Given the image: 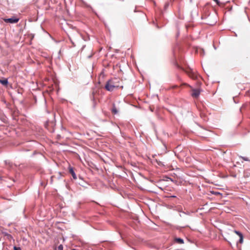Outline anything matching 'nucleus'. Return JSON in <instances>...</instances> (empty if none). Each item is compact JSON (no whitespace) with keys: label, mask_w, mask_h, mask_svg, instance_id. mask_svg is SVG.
I'll return each instance as SVG.
<instances>
[{"label":"nucleus","mask_w":250,"mask_h":250,"mask_svg":"<svg viewBox=\"0 0 250 250\" xmlns=\"http://www.w3.org/2000/svg\"><path fill=\"white\" fill-rule=\"evenodd\" d=\"M79 185H81V183H80V182H79Z\"/></svg>","instance_id":"nucleus-16"},{"label":"nucleus","mask_w":250,"mask_h":250,"mask_svg":"<svg viewBox=\"0 0 250 250\" xmlns=\"http://www.w3.org/2000/svg\"><path fill=\"white\" fill-rule=\"evenodd\" d=\"M201 91L199 89H193L192 90L191 96L195 98H198L200 94Z\"/></svg>","instance_id":"nucleus-3"},{"label":"nucleus","mask_w":250,"mask_h":250,"mask_svg":"<svg viewBox=\"0 0 250 250\" xmlns=\"http://www.w3.org/2000/svg\"><path fill=\"white\" fill-rule=\"evenodd\" d=\"M69 173L72 176L73 178L75 180L77 179V176H76V174L75 173L72 167H69Z\"/></svg>","instance_id":"nucleus-6"},{"label":"nucleus","mask_w":250,"mask_h":250,"mask_svg":"<svg viewBox=\"0 0 250 250\" xmlns=\"http://www.w3.org/2000/svg\"><path fill=\"white\" fill-rule=\"evenodd\" d=\"M175 241L176 242L179 243V244H183L184 243V240L180 238H176L175 239Z\"/></svg>","instance_id":"nucleus-9"},{"label":"nucleus","mask_w":250,"mask_h":250,"mask_svg":"<svg viewBox=\"0 0 250 250\" xmlns=\"http://www.w3.org/2000/svg\"><path fill=\"white\" fill-rule=\"evenodd\" d=\"M105 89L108 91H113L115 88H123V86L120 85V79L114 78L109 80L106 83Z\"/></svg>","instance_id":"nucleus-1"},{"label":"nucleus","mask_w":250,"mask_h":250,"mask_svg":"<svg viewBox=\"0 0 250 250\" xmlns=\"http://www.w3.org/2000/svg\"><path fill=\"white\" fill-rule=\"evenodd\" d=\"M14 250H21L20 248H17L15 247H14Z\"/></svg>","instance_id":"nucleus-14"},{"label":"nucleus","mask_w":250,"mask_h":250,"mask_svg":"<svg viewBox=\"0 0 250 250\" xmlns=\"http://www.w3.org/2000/svg\"><path fill=\"white\" fill-rule=\"evenodd\" d=\"M171 197H175V196H171Z\"/></svg>","instance_id":"nucleus-15"},{"label":"nucleus","mask_w":250,"mask_h":250,"mask_svg":"<svg viewBox=\"0 0 250 250\" xmlns=\"http://www.w3.org/2000/svg\"><path fill=\"white\" fill-rule=\"evenodd\" d=\"M0 83L3 85L6 86L8 83L7 79L3 78V79H0Z\"/></svg>","instance_id":"nucleus-7"},{"label":"nucleus","mask_w":250,"mask_h":250,"mask_svg":"<svg viewBox=\"0 0 250 250\" xmlns=\"http://www.w3.org/2000/svg\"><path fill=\"white\" fill-rule=\"evenodd\" d=\"M95 93L94 92H93L90 95V98L91 99V100L92 101V104H93V106L94 107H95L96 106V100H95Z\"/></svg>","instance_id":"nucleus-5"},{"label":"nucleus","mask_w":250,"mask_h":250,"mask_svg":"<svg viewBox=\"0 0 250 250\" xmlns=\"http://www.w3.org/2000/svg\"><path fill=\"white\" fill-rule=\"evenodd\" d=\"M3 21L7 23H15L19 21V19L13 17L9 19H4Z\"/></svg>","instance_id":"nucleus-2"},{"label":"nucleus","mask_w":250,"mask_h":250,"mask_svg":"<svg viewBox=\"0 0 250 250\" xmlns=\"http://www.w3.org/2000/svg\"><path fill=\"white\" fill-rule=\"evenodd\" d=\"M239 242L240 243H242L243 242V236H241L240 237V239H239Z\"/></svg>","instance_id":"nucleus-11"},{"label":"nucleus","mask_w":250,"mask_h":250,"mask_svg":"<svg viewBox=\"0 0 250 250\" xmlns=\"http://www.w3.org/2000/svg\"><path fill=\"white\" fill-rule=\"evenodd\" d=\"M111 111H112V113H113L114 114H116L118 112V111L117 109L116 108L115 104H113V107L111 109Z\"/></svg>","instance_id":"nucleus-8"},{"label":"nucleus","mask_w":250,"mask_h":250,"mask_svg":"<svg viewBox=\"0 0 250 250\" xmlns=\"http://www.w3.org/2000/svg\"><path fill=\"white\" fill-rule=\"evenodd\" d=\"M241 158L245 161H248V158L244 157H241Z\"/></svg>","instance_id":"nucleus-13"},{"label":"nucleus","mask_w":250,"mask_h":250,"mask_svg":"<svg viewBox=\"0 0 250 250\" xmlns=\"http://www.w3.org/2000/svg\"><path fill=\"white\" fill-rule=\"evenodd\" d=\"M187 74L189 77L192 79H196L197 78V75L192 70H189L187 72Z\"/></svg>","instance_id":"nucleus-4"},{"label":"nucleus","mask_w":250,"mask_h":250,"mask_svg":"<svg viewBox=\"0 0 250 250\" xmlns=\"http://www.w3.org/2000/svg\"><path fill=\"white\" fill-rule=\"evenodd\" d=\"M234 232L237 234L239 237H240L241 236H242L243 234H242V233H241L240 231H237V230H234Z\"/></svg>","instance_id":"nucleus-10"},{"label":"nucleus","mask_w":250,"mask_h":250,"mask_svg":"<svg viewBox=\"0 0 250 250\" xmlns=\"http://www.w3.org/2000/svg\"><path fill=\"white\" fill-rule=\"evenodd\" d=\"M58 250H63V246L62 245H60L58 247Z\"/></svg>","instance_id":"nucleus-12"}]
</instances>
